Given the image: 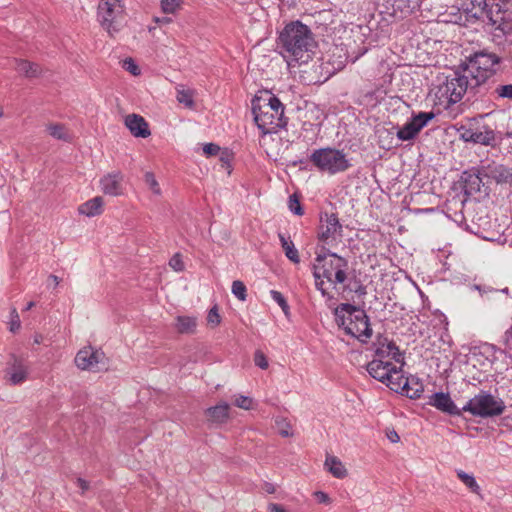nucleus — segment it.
<instances>
[{"instance_id": "f257e3e1", "label": "nucleus", "mask_w": 512, "mask_h": 512, "mask_svg": "<svg viewBox=\"0 0 512 512\" xmlns=\"http://www.w3.org/2000/svg\"><path fill=\"white\" fill-rule=\"evenodd\" d=\"M316 46L311 29L299 20L286 24L277 38V47L288 65L292 62L306 64L312 58Z\"/></svg>"}, {"instance_id": "f03ea898", "label": "nucleus", "mask_w": 512, "mask_h": 512, "mask_svg": "<svg viewBox=\"0 0 512 512\" xmlns=\"http://www.w3.org/2000/svg\"><path fill=\"white\" fill-rule=\"evenodd\" d=\"M284 105L273 94L266 97L255 96L252 99V114L257 127L264 134L276 132L278 128H284L288 118L284 116Z\"/></svg>"}, {"instance_id": "7ed1b4c3", "label": "nucleus", "mask_w": 512, "mask_h": 512, "mask_svg": "<svg viewBox=\"0 0 512 512\" xmlns=\"http://www.w3.org/2000/svg\"><path fill=\"white\" fill-rule=\"evenodd\" d=\"M501 61L500 56L489 52L487 49H483L466 57L459 68H462L464 72H468L475 86L480 87L497 73V66Z\"/></svg>"}, {"instance_id": "20e7f679", "label": "nucleus", "mask_w": 512, "mask_h": 512, "mask_svg": "<svg viewBox=\"0 0 512 512\" xmlns=\"http://www.w3.org/2000/svg\"><path fill=\"white\" fill-rule=\"evenodd\" d=\"M349 262L346 258L322 247L317 253L312 270H316L333 285L344 284L348 279Z\"/></svg>"}, {"instance_id": "39448f33", "label": "nucleus", "mask_w": 512, "mask_h": 512, "mask_svg": "<svg viewBox=\"0 0 512 512\" xmlns=\"http://www.w3.org/2000/svg\"><path fill=\"white\" fill-rule=\"evenodd\" d=\"M475 89L477 86L468 76L456 70L445 77V80L436 88L435 96L440 104L446 108L461 101L468 89Z\"/></svg>"}, {"instance_id": "423d86ee", "label": "nucleus", "mask_w": 512, "mask_h": 512, "mask_svg": "<svg viewBox=\"0 0 512 512\" xmlns=\"http://www.w3.org/2000/svg\"><path fill=\"white\" fill-rule=\"evenodd\" d=\"M309 159L319 171L332 175L344 172L351 166L342 150L331 147L314 150Z\"/></svg>"}, {"instance_id": "0eeeda50", "label": "nucleus", "mask_w": 512, "mask_h": 512, "mask_svg": "<svg viewBox=\"0 0 512 512\" xmlns=\"http://www.w3.org/2000/svg\"><path fill=\"white\" fill-rule=\"evenodd\" d=\"M464 412H469L475 417L489 418L501 415L505 410V404L487 391H480L471 398L463 407Z\"/></svg>"}, {"instance_id": "6e6552de", "label": "nucleus", "mask_w": 512, "mask_h": 512, "mask_svg": "<svg viewBox=\"0 0 512 512\" xmlns=\"http://www.w3.org/2000/svg\"><path fill=\"white\" fill-rule=\"evenodd\" d=\"M101 26L113 36L120 31L124 24V7L121 0H100L97 11Z\"/></svg>"}, {"instance_id": "1a4fd4ad", "label": "nucleus", "mask_w": 512, "mask_h": 512, "mask_svg": "<svg viewBox=\"0 0 512 512\" xmlns=\"http://www.w3.org/2000/svg\"><path fill=\"white\" fill-rule=\"evenodd\" d=\"M366 370L371 377L384 383L390 389L394 382V374L401 373V367H396L391 362L381 359L370 361L366 366Z\"/></svg>"}, {"instance_id": "9d476101", "label": "nucleus", "mask_w": 512, "mask_h": 512, "mask_svg": "<svg viewBox=\"0 0 512 512\" xmlns=\"http://www.w3.org/2000/svg\"><path fill=\"white\" fill-rule=\"evenodd\" d=\"M455 185L465 196H472L480 192L481 186L483 185L482 165L480 167H471L463 171Z\"/></svg>"}, {"instance_id": "9b49d317", "label": "nucleus", "mask_w": 512, "mask_h": 512, "mask_svg": "<svg viewBox=\"0 0 512 512\" xmlns=\"http://www.w3.org/2000/svg\"><path fill=\"white\" fill-rule=\"evenodd\" d=\"M435 117L433 112H419L414 115L408 122H406L397 131L398 139L402 141H409L414 139L419 132Z\"/></svg>"}, {"instance_id": "f8f14e48", "label": "nucleus", "mask_w": 512, "mask_h": 512, "mask_svg": "<svg viewBox=\"0 0 512 512\" xmlns=\"http://www.w3.org/2000/svg\"><path fill=\"white\" fill-rule=\"evenodd\" d=\"M458 131L460 133V139L465 142L481 144L484 146L496 145V133L488 125H483L477 129L466 128L462 126Z\"/></svg>"}, {"instance_id": "ddd939ff", "label": "nucleus", "mask_w": 512, "mask_h": 512, "mask_svg": "<svg viewBox=\"0 0 512 512\" xmlns=\"http://www.w3.org/2000/svg\"><path fill=\"white\" fill-rule=\"evenodd\" d=\"M349 323L345 326V333L359 339L361 342H367L372 336L369 317L365 312L355 314L353 318L348 317Z\"/></svg>"}, {"instance_id": "4468645a", "label": "nucleus", "mask_w": 512, "mask_h": 512, "mask_svg": "<svg viewBox=\"0 0 512 512\" xmlns=\"http://www.w3.org/2000/svg\"><path fill=\"white\" fill-rule=\"evenodd\" d=\"M320 232L318 239L328 243L330 238L335 239L336 235L342 236L343 226L340 223L337 214L322 212L320 214Z\"/></svg>"}, {"instance_id": "2eb2a0df", "label": "nucleus", "mask_w": 512, "mask_h": 512, "mask_svg": "<svg viewBox=\"0 0 512 512\" xmlns=\"http://www.w3.org/2000/svg\"><path fill=\"white\" fill-rule=\"evenodd\" d=\"M5 379L12 385H19L27 379L28 367L24 359L11 355L4 370Z\"/></svg>"}, {"instance_id": "dca6fc26", "label": "nucleus", "mask_w": 512, "mask_h": 512, "mask_svg": "<svg viewBox=\"0 0 512 512\" xmlns=\"http://www.w3.org/2000/svg\"><path fill=\"white\" fill-rule=\"evenodd\" d=\"M483 177L491 179L500 185L512 184V168L492 161L482 165Z\"/></svg>"}, {"instance_id": "f3484780", "label": "nucleus", "mask_w": 512, "mask_h": 512, "mask_svg": "<svg viewBox=\"0 0 512 512\" xmlns=\"http://www.w3.org/2000/svg\"><path fill=\"white\" fill-rule=\"evenodd\" d=\"M391 390L401 392L410 399H418L424 391V385L418 377L409 376L405 378L404 382H393Z\"/></svg>"}, {"instance_id": "a211bd4d", "label": "nucleus", "mask_w": 512, "mask_h": 512, "mask_svg": "<svg viewBox=\"0 0 512 512\" xmlns=\"http://www.w3.org/2000/svg\"><path fill=\"white\" fill-rule=\"evenodd\" d=\"M104 359V353L93 350L92 347H84L75 357V364L82 370L95 371V367Z\"/></svg>"}, {"instance_id": "6ab92c4d", "label": "nucleus", "mask_w": 512, "mask_h": 512, "mask_svg": "<svg viewBox=\"0 0 512 512\" xmlns=\"http://www.w3.org/2000/svg\"><path fill=\"white\" fill-rule=\"evenodd\" d=\"M428 404L451 416H461L464 412L462 408L459 409L456 406L449 393L436 392L432 394L429 397Z\"/></svg>"}, {"instance_id": "aec40b11", "label": "nucleus", "mask_w": 512, "mask_h": 512, "mask_svg": "<svg viewBox=\"0 0 512 512\" xmlns=\"http://www.w3.org/2000/svg\"><path fill=\"white\" fill-rule=\"evenodd\" d=\"M490 19L493 24L512 22V0H494L490 7Z\"/></svg>"}, {"instance_id": "412c9836", "label": "nucleus", "mask_w": 512, "mask_h": 512, "mask_svg": "<svg viewBox=\"0 0 512 512\" xmlns=\"http://www.w3.org/2000/svg\"><path fill=\"white\" fill-rule=\"evenodd\" d=\"M420 5V0H386L387 13L403 18L410 15Z\"/></svg>"}, {"instance_id": "4be33fe9", "label": "nucleus", "mask_w": 512, "mask_h": 512, "mask_svg": "<svg viewBox=\"0 0 512 512\" xmlns=\"http://www.w3.org/2000/svg\"><path fill=\"white\" fill-rule=\"evenodd\" d=\"M122 181L120 172L107 174L100 180L101 189L106 195L119 196L123 193Z\"/></svg>"}, {"instance_id": "5701e85b", "label": "nucleus", "mask_w": 512, "mask_h": 512, "mask_svg": "<svg viewBox=\"0 0 512 512\" xmlns=\"http://www.w3.org/2000/svg\"><path fill=\"white\" fill-rule=\"evenodd\" d=\"M229 410L230 405L227 402H220L215 406L207 408L204 414L210 425H222L229 419Z\"/></svg>"}, {"instance_id": "b1692460", "label": "nucleus", "mask_w": 512, "mask_h": 512, "mask_svg": "<svg viewBox=\"0 0 512 512\" xmlns=\"http://www.w3.org/2000/svg\"><path fill=\"white\" fill-rule=\"evenodd\" d=\"M125 125L135 137L147 138L151 134L147 121L138 114L127 115Z\"/></svg>"}, {"instance_id": "393cba45", "label": "nucleus", "mask_w": 512, "mask_h": 512, "mask_svg": "<svg viewBox=\"0 0 512 512\" xmlns=\"http://www.w3.org/2000/svg\"><path fill=\"white\" fill-rule=\"evenodd\" d=\"M375 348L376 359L384 361L385 358L389 357L392 351L397 350V345L394 341L389 340L383 335H378L376 341L373 343Z\"/></svg>"}, {"instance_id": "a878e982", "label": "nucleus", "mask_w": 512, "mask_h": 512, "mask_svg": "<svg viewBox=\"0 0 512 512\" xmlns=\"http://www.w3.org/2000/svg\"><path fill=\"white\" fill-rule=\"evenodd\" d=\"M14 63L16 71L27 78H36L42 73V68L37 63L16 58L14 59Z\"/></svg>"}, {"instance_id": "bb28decb", "label": "nucleus", "mask_w": 512, "mask_h": 512, "mask_svg": "<svg viewBox=\"0 0 512 512\" xmlns=\"http://www.w3.org/2000/svg\"><path fill=\"white\" fill-rule=\"evenodd\" d=\"M103 199L100 196L94 197L78 207L80 214L88 217L100 215L102 213Z\"/></svg>"}, {"instance_id": "cd10ccee", "label": "nucleus", "mask_w": 512, "mask_h": 512, "mask_svg": "<svg viewBox=\"0 0 512 512\" xmlns=\"http://www.w3.org/2000/svg\"><path fill=\"white\" fill-rule=\"evenodd\" d=\"M325 467L336 478L342 479L347 476V469L336 456H327Z\"/></svg>"}, {"instance_id": "c85d7f7f", "label": "nucleus", "mask_w": 512, "mask_h": 512, "mask_svg": "<svg viewBox=\"0 0 512 512\" xmlns=\"http://www.w3.org/2000/svg\"><path fill=\"white\" fill-rule=\"evenodd\" d=\"M175 326L181 334H192L196 330L197 319L191 316H178Z\"/></svg>"}, {"instance_id": "c756f323", "label": "nucleus", "mask_w": 512, "mask_h": 512, "mask_svg": "<svg viewBox=\"0 0 512 512\" xmlns=\"http://www.w3.org/2000/svg\"><path fill=\"white\" fill-rule=\"evenodd\" d=\"M279 240L281 242V246L285 252L286 257L292 261L293 263H299V253L298 250L295 248L294 243L289 239L286 238L285 235L279 234Z\"/></svg>"}, {"instance_id": "7c9ffc66", "label": "nucleus", "mask_w": 512, "mask_h": 512, "mask_svg": "<svg viewBox=\"0 0 512 512\" xmlns=\"http://www.w3.org/2000/svg\"><path fill=\"white\" fill-rule=\"evenodd\" d=\"M48 133L57 140L69 141L70 136L62 124H50L47 126Z\"/></svg>"}, {"instance_id": "2f4dec72", "label": "nucleus", "mask_w": 512, "mask_h": 512, "mask_svg": "<svg viewBox=\"0 0 512 512\" xmlns=\"http://www.w3.org/2000/svg\"><path fill=\"white\" fill-rule=\"evenodd\" d=\"M457 476L473 493H480V487L473 475L467 474L466 472L460 470L457 472Z\"/></svg>"}, {"instance_id": "473e14b6", "label": "nucleus", "mask_w": 512, "mask_h": 512, "mask_svg": "<svg viewBox=\"0 0 512 512\" xmlns=\"http://www.w3.org/2000/svg\"><path fill=\"white\" fill-rule=\"evenodd\" d=\"M360 312H365L363 309H360L357 306H354L350 303H341L334 310V315H338V313H347L348 317L353 318L355 314H360Z\"/></svg>"}, {"instance_id": "72a5a7b5", "label": "nucleus", "mask_w": 512, "mask_h": 512, "mask_svg": "<svg viewBox=\"0 0 512 512\" xmlns=\"http://www.w3.org/2000/svg\"><path fill=\"white\" fill-rule=\"evenodd\" d=\"M232 293L240 301H245L247 298V289L245 284L240 280H235L232 283Z\"/></svg>"}, {"instance_id": "f704fd0d", "label": "nucleus", "mask_w": 512, "mask_h": 512, "mask_svg": "<svg viewBox=\"0 0 512 512\" xmlns=\"http://www.w3.org/2000/svg\"><path fill=\"white\" fill-rule=\"evenodd\" d=\"M288 207L295 215L302 216L304 214L299 197L295 193L289 196Z\"/></svg>"}, {"instance_id": "c9c22d12", "label": "nucleus", "mask_w": 512, "mask_h": 512, "mask_svg": "<svg viewBox=\"0 0 512 512\" xmlns=\"http://www.w3.org/2000/svg\"><path fill=\"white\" fill-rule=\"evenodd\" d=\"M144 181L146 185L152 190L155 195L161 194L160 186L152 172H146L144 175Z\"/></svg>"}, {"instance_id": "e433bc0d", "label": "nucleus", "mask_w": 512, "mask_h": 512, "mask_svg": "<svg viewBox=\"0 0 512 512\" xmlns=\"http://www.w3.org/2000/svg\"><path fill=\"white\" fill-rule=\"evenodd\" d=\"M272 299L281 307L282 311L285 313V315H288L289 312V305L283 296V294L276 290L270 291Z\"/></svg>"}, {"instance_id": "4c0bfd02", "label": "nucleus", "mask_w": 512, "mask_h": 512, "mask_svg": "<svg viewBox=\"0 0 512 512\" xmlns=\"http://www.w3.org/2000/svg\"><path fill=\"white\" fill-rule=\"evenodd\" d=\"M494 93L498 98L512 100V84L499 85L495 88Z\"/></svg>"}, {"instance_id": "58836bf2", "label": "nucleus", "mask_w": 512, "mask_h": 512, "mask_svg": "<svg viewBox=\"0 0 512 512\" xmlns=\"http://www.w3.org/2000/svg\"><path fill=\"white\" fill-rule=\"evenodd\" d=\"M220 322L221 317L219 315L218 306L214 305L208 312L207 323L212 327H216L220 324Z\"/></svg>"}, {"instance_id": "ea45409f", "label": "nucleus", "mask_w": 512, "mask_h": 512, "mask_svg": "<svg viewBox=\"0 0 512 512\" xmlns=\"http://www.w3.org/2000/svg\"><path fill=\"white\" fill-rule=\"evenodd\" d=\"M123 68L134 76H138L141 73L139 66L132 58H126L123 61Z\"/></svg>"}, {"instance_id": "a19ab883", "label": "nucleus", "mask_w": 512, "mask_h": 512, "mask_svg": "<svg viewBox=\"0 0 512 512\" xmlns=\"http://www.w3.org/2000/svg\"><path fill=\"white\" fill-rule=\"evenodd\" d=\"M252 403H253L252 398L244 396V395L237 396L235 401H234V405L235 406H237L239 408H242L244 410L251 409L252 408Z\"/></svg>"}, {"instance_id": "79ce46f5", "label": "nucleus", "mask_w": 512, "mask_h": 512, "mask_svg": "<svg viewBox=\"0 0 512 512\" xmlns=\"http://www.w3.org/2000/svg\"><path fill=\"white\" fill-rule=\"evenodd\" d=\"M177 100L188 107H191L194 104L190 91L186 90H179L177 92Z\"/></svg>"}, {"instance_id": "37998d69", "label": "nucleus", "mask_w": 512, "mask_h": 512, "mask_svg": "<svg viewBox=\"0 0 512 512\" xmlns=\"http://www.w3.org/2000/svg\"><path fill=\"white\" fill-rule=\"evenodd\" d=\"M179 3L180 0H161V8L164 13H174Z\"/></svg>"}, {"instance_id": "c03bdc74", "label": "nucleus", "mask_w": 512, "mask_h": 512, "mask_svg": "<svg viewBox=\"0 0 512 512\" xmlns=\"http://www.w3.org/2000/svg\"><path fill=\"white\" fill-rule=\"evenodd\" d=\"M255 365L261 369H267L269 364L266 356L260 350H257L254 354Z\"/></svg>"}, {"instance_id": "a18cd8bd", "label": "nucleus", "mask_w": 512, "mask_h": 512, "mask_svg": "<svg viewBox=\"0 0 512 512\" xmlns=\"http://www.w3.org/2000/svg\"><path fill=\"white\" fill-rule=\"evenodd\" d=\"M313 276L315 278L316 289L321 292L323 297L329 296L328 292L323 287L324 286V281H323L324 277L321 276V274L319 272H317L316 270H313Z\"/></svg>"}, {"instance_id": "49530a36", "label": "nucleus", "mask_w": 512, "mask_h": 512, "mask_svg": "<svg viewBox=\"0 0 512 512\" xmlns=\"http://www.w3.org/2000/svg\"><path fill=\"white\" fill-rule=\"evenodd\" d=\"M169 265L177 272L183 271L185 266L182 261L181 255L176 253L169 261Z\"/></svg>"}, {"instance_id": "de8ad7c7", "label": "nucleus", "mask_w": 512, "mask_h": 512, "mask_svg": "<svg viewBox=\"0 0 512 512\" xmlns=\"http://www.w3.org/2000/svg\"><path fill=\"white\" fill-rule=\"evenodd\" d=\"M220 151V147L214 143H207L203 147V152L207 156H215Z\"/></svg>"}, {"instance_id": "09e8293b", "label": "nucleus", "mask_w": 512, "mask_h": 512, "mask_svg": "<svg viewBox=\"0 0 512 512\" xmlns=\"http://www.w3.org/2000/svg\"><path fill=\"white\" fill-rule=\"evenodd\" d=\"M390 356L395 362H397L401 365L400 366L401 368L403 365H405L404 353L399 350L398 346H397V350L392 351Z\"/></svg>"}, {"instance_id": "8fccbe9b", "label": "nucleus", "mask_w": 512, "mask_h": 512, "mask_svg": "<svg viewBox=\"0 0 512 512\" xmlns=\"http://www.w3.org/2000/svg\"><path fill=\"white\" fill-rule=\"evenodd\" d=\"M314 496L319 503L329 504L331 502L328 494L323 491H316Z\"/></svg>"}, {"instance_id": "3c124183", "label": "nucleus", "mask_w": 512, "mask_h": 512, "mask_svg": "<svg viewBox=\"0 0 512 512\" xmlns=\"http://www.w3.org/2000/svg\"><path fill=\"white\" fill-rule=\"evenodd\" d=\"M335 319L337 325L345 330V326H347L349 323L348 317H345V315L342 313H338V315H335Z\"/></svg>"}, {"instance_id": "603ef678", "label": "nucleus", "mask_w": 512, "mask_h": 512, "mask_svg": "<svg viewBox=\"0 0 512 512\" xmlns=\"http://www.w3.org/2000/svg\"><path fill=\"white\" fill-rule=\"evenodd\" d=\"M77 486L81 489V494L83 495L89 489V482L83 478L76 479Z\"/></svg>"}, {"instance_id": "864d4df0", "label": "nucleus", "mask_w": 512, "mask_h": 512, "mask_svg": "<svg viewBox=\"0 0 512 512\" xmlns=\"http://www.w3.org/2000/svg\"><path fill=\"white\" fill-rule=\"evenodd\" d=\"M353 291L358 296H365L367 294L366 286L363 285L360 281L357 282V286L353 289Z\"/></svg>"}, {"instance_id": "5fc2aeb1", "label": "nucleus", "mask_w": 512, "mask_h": 512, "mask_svg": "<svg viewBox=\"0 0 512 512\" xmlns=\"http://www.w3.org/2000/svg\"><path fill=\"white\" fill-rule=\"evenodd\" d=\"M268 512H287L282 505L277 503H270L268 505Z\"/></svg>"}, {"instance_id": "6e6d98bb", "label": "nucleus", "mask_w": 512, "mask_h": 512, "mask_svg": "<svg viewBox=\"0 0 512 512\" xmlns=\"http://www.w3.org/2000/svg\"><path fill=\"white\" fill-rule=\"evenodd\" d=\"M387 438L392 442V443H397L399 442L400 440V437L398 435V433L395 431V430H391L387 433Z\"/></svg>"}, {"instance_id": "4d7b16f0", "label": "nucleus", "mask_w": 512, "mask_h": 512, "mask_svg": "<svg viewBox=\"0 0 512 512\" xmlns=\"http://www.w3.org/2000/svg\"><path fill=\"white\" fill-rule=\"evenodd\" d=\"M15 318L16 319L12 320L10 323V331L13 333L16 332L20 328V321H19V317L17 314H16Z\"/></svg>"}, {"instance_id": "13d9d810", "label": "nucleus", "mask_w": 512, "mask_h": 512, "mask_svg": "<svg viewBox=\"0 0 512 512\" xmlns=\"http://www.w3.org/2000/svg\"><path fill=\"white\" fill-rule=\"evenodd\" d=\"M473 289L475 290H478L480 292V294L482 295L483 293H487L488 291H491V289H488L486 287H482L480 285H473L472 287Z\"/></svg>"}, {"instance_id": "bf43d9fd", "label": "nucleus", "mask_w": 512, "mask_h": 512, "mask_svg": "<svg viewBox=\"0 0 512 512\" xmlns=\"http://www.w3.org/2000/svg\"><path fill=\"white\" fill-rule=\"evenodd\" d=\"M48 280H49V281H52V282L54 283V286H57V285L59 284V281H60L59 277H58V276H56V275H53V274H51V275L48 277Z\"/></svg>"}, {"instance_id": "052dcab7", "label": "nucleus", "mask_w": 512, "mask_h": 512, "mask_svg": "<svg viewBox=\"0 0 512 512\" xmlns=\"http://www.w3.org/2000/svg\"><path fill=\"white\" fill-rule=\"evenodd\" d=\"M265 490H266V492H267V493H269V494H272V493H274V492H275V488H274V486H273L272 484H270V483H266V485H265Z\"/></svg>"}, {"instance_id": "680f3d73", "label": "nucleus", "mask_w": 512, "mask_h": 512, "mask_svg": "<svg viewBox=\"0 0 512 512\" xmlns=\"http://www.w3.org/2000/svg\"><path fill=\"white\" fill-rule=\"evenodd\" d=\"M393 380H394V382H398V381L404 382L405 377L403 375L394 374V379Z\"/></svg>"}, {"instance_id": "e2e57ef3", "label": "nucleus", "mask_w": 512, "mask_h": 512, "mask_svg": "<svg viewBox=\"0 0 512 512\" xmlns=\"http://www.w3.org/2000/svg\"><path fill=\"white\" fill-rule=\"evenodd\" d=\"M34 306H35V302L30 301V302H28V303L26 304V306H25V309H24V310H25V311H28V310L32 309Z\"/></svg>"}, {"instance_id": "0e129e2a", "label": "nucleus", "mask_w": 512, "mask_h": 512, "mask_svg": "<svg viewBox=\"0 0 512 512\" xmlns=\"http://www.w3.org/2000/svg\"><path fill=\"white\" fill-rule=\"evenodd\" d=\"M41 339H42L41 336H36L34 341H35V343L39 344L41 342Z\"/></svg>"}, {"instance_id": "69168bd1", "label": "nucleus", "mask_w": 512, "mask_h": 512, "mask_svg": "<svg viewBox=\"0 0 512 512\" xmlns=\"http://www.w3.org/2000/svg\"><path fill=\"white\" fill-rule=\"evenodd\" d=\"M506 137L507 138H512V130L506 132Z\"/></svg>"}, {"instance_id": "338daca9", "label": "nucleus", "mask_w": 512, "mask_h": 512, "mask_svg": "<svg viewBox=\"0 0 512 512\" xmlns=\"http://www.w3.org/2000/svg\"><path fill=\"white\" fill-rule=\"evenodd\" d=\"M302 162H303L302 160L294 161V162L292 163V165H293V166H297V165H298V163H302Z\"/></svg>"}, {"instance_id": "774afa93", "label": "nucleus", "mask_w": 512, "mask_h": 512, "mask_svg": "<svg viewBox=\"0 0 512 512\" xmlns=\"http://www.w3.org/2000/svg\"><path fill=\"white\" fill-rule=\"evenodd\" d=\"M281 434H282L283 436H288V433H287V432H285V431H283Z\"/></svg>"}]
</instances>
